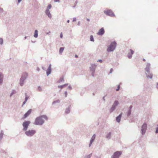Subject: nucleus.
Instances as JSON below:
<instances>
[{
    "label": "nucleus",
    "instance_id": "obj_24",
    "mask_svg": "<svg viewBox=\"0 0 158 158\" xmlns=\"http://www.w3.org/2000/svg\"><path fill=\"white\" fill-rule=\"evenodd\" d=\"M3 135L4 133L3 132V131L2 130L0 133V141H1L2 139Z\"/></svg>",
    "mask_w": 158,
    "mask_h": 158
},
{
    "label": "nucleus",
    "instance_id": "obj_9",
    "mask_svg": "<svg viewBox=\"0 0 158 158\" xmlns=\"http://www.w3.org/2000/svg\"><path fill=\"white\" fill-rule=\"evenodd\" d=\"M104 13L106 15L110 16L111 17L115 16V15L113 12L110 10H107L104 11Z\"/></svg>",
    "mask_w": 158,
    "mask_h": 158
},
{
    "label": "nucleus",
    "instance_id": "obj_55",
    "mask_svg": "<svg viewBox=\"0 0 158 158\" xmlns=\"http://www.w3.org/2000/svg\"><path fill=\"white\" fill-rule=\"evenodd\" d=\"M75 57H76V58H77L78 57V56L77 55H75Z\"/></svg>",
    "mask_w": 158,
    "mask_h": 158
},
{
    "label": "nucleus",
    "instance_id": "obj_10",
    "mask_svg": "<svg viewBox=\"0 0 158 158\" xmlns=\"http://www.w3.org/2000/svg\"><path fill=\"white\" fill-rule=\"evenodd\" d=\"M147 128V124L145 123L142 125L141 129V133L143 135H144L146 132Z\"/></svg>",
    "mask_w": 158,
    "mask_h": 158
},
{
    "label": "nucleus",
    "instance_id": "obj_32",
    "mask_svg": "<svg viewBox=\"0 0 158 158\" xmlns=\"http://www.w3.org/2000/svg\"><path fill=\"white\" fill-rule=\"evenodd\" d=\"M3 43V39L2 38H0V44L1 45H2Z\"/></svg>",
    "mask_w": 158,
    "mask_h": 158
},
{
    "label": "nucleus",
    "instance_id": "obj_5",
    "mask_svg": "<svg viewBox=\"0 0 158 158\" xmlns=\"http://www.w3.org/2000/svg\"><path fill=\"white\" fill-rule=\"evenodd\" d=\"M97 66V64H90V66L89 67V70L93 77H94L95 76L94 74Z\"/></svg>",
    "mask_w": 158,
    "mask_h": 158
},
{
    "label": "nucleus",
    "instance_id": "obj_11",
    "mask_svg": "<svg viewBox=\"0 0 158 158\" xmlns=\"http://www.w3.org/2000/svg\"><path fill=\"white\" fill-rule=\"evenodd\" d=\"M105 33V31L104 27H102L99 30L98 32L97 33V34L99 35H103Z\"/></svg>",
    "mask_w": 158,
    "mask_h": 158
},
{
    "label": "nucleus",
    "instance_id": "obj_37",
    "mask_svg": "<svg viewBox=\"0 0 158 158\" xmlns=\"http://www.w3.org/2000/svg\"><path fill=\"white\" fill-rule=\"evenodd\" d=\"M29 97L27 96V94L26 95V97L25 98V101L27 102V99Z\"/></svg>",
    "mask_w": 158,
    "mask_h": 158
},
{
    "label": "nucleus",
    "instance_id": "obj_6",
    "mask_svg": "<svg viewBox=\"0 0 158 158\" xmlns=\"http://www.w3.org/2000/svg\"><path fill=\"white\" fill-rule=\"evenodd\" d=\"M119 104V102L118 101H115L112 106L109 110V112L110 113H113L116 109V107Z\"/></svg>",
    "mask_w": 158,
    "mask_h": 158
},
{
    "label": "nucleus",
    "instance_id": "obj_28",
    "mask_svg": "<svg viewBox=\"0 0 158 158\" xmlns=\"http://www.w3.org/2000/svg\"><path fill=\"white\" fill-rule=\"evenodd\" d=\"M60 102V101L59 99H57L56 100V101H54L53 102H52V104H54L56 103H59Z\"/></svg>",
    "mask_w": 158,
    "mask_h": 158
},
{
    "label": "nucleus",
    "instance_id": "obj_38",
    "mask_svg": "<svg viewBox=\"0 0 158 158\" xmlns=\"http://www.w3.org/2000/svg\"><path fill=\"white\" fill-rule=\"evenodd\" d=\"M130 50L131 52V55H132L133 54V53H134V51L132 50L131 49H130Z\"/></svg>",
    "mask_w": 158,
    "mask_h": 158
},
{
    "label": "nucleus",
    "instance_id": "obj_18",
    "mask_svg": "<svg viewBox=\"0 0 158 158\" xmlns=\"http://www.w3.org/2000/svg\"><path fill=\"white\" fill-rule=\"evenodd\" d=\"M4 77L3 74L0 73V85H2L3 83V79Z\"/></svg>",
    "mask_w": 158,
    "mask_h": 158
},
{
    "label": "nucleus",
    "instance_id": "obj_35",
    "mask_svg": "<svg viewBox=\"0 0 158 158\" xmlns=\"http://www.w3.org/2000/svg\"><path fill=\"white\" fill-rule=\"evenodd\" d=\"M156 134L158 133V124L157 125V127L156 128Z\"/></svg>",
    "mask_w": 158,
    "mask_h": 158
},
{
    "label": "nucleus",
    "instance_id": "obj_16",
    "mask_svg": "<svg viewBox=\"0 0 158 158\" xmlns=\"http://www.w3.org/2000/svg\"><path fill=\"white\" fill-rule=\"evenodd\" d=\"M32 110L31 109H29L28 111L23 116V118H25L28 116L31 113Z\"/></svg>",
    "mask_w": 158,
    "mask_h": 158
},
{
    "label": "nucleus",
    "instance_id": "obj_12",
    "mask_svg": "<svg viewBox=\"0 0 158 158\" xmlns=\"http://www.w3.org/2000/svg\"><path fill=\"white\" fill-rule=\"evenodd\" d=\"M151 66V64L148 63H146V68H145V70L146 73H149L150 72V68Z\"/></svg>",
    "mask_w": 158,
    "mask_h": 158
},
{
    "label": "nucleus",
    "instance_id": "obj_39",
    "mask_svg": "<svg viewBox=\"0 0 158 158\" xmlns=\"http://www.w3.org/2000/svg\"><path fill=\"white\" fill-rule=\"evenodd\" d=\"M4 11V10H3V9L2 8H1L0 7V12L2 13Z\"/></svg>",
    "mask_w": 158,
    "mask_h": 158
},
{
    "label": "nucleus",
    "instance_id": "obj_60",
    "mask_svg": "<svg viewBox=\"0 0 158 158\" xmlns=\"http://www.w3.org/2000/svg\"><path fill=\"white\" fill-rule=\"evenodd\" d=\"M67 22L68 23H69V20H67Z\"/></svg>",
    "mask_w": 158,
    "mask_h": 158
},
{
    "label": "nucleus",
    "instance_id": "obj_50",
    "mask_svg": "<svg viewBox=\"0 0 158 158\" xmlns=\"http://www.w3.org/2000/svg\"><path fill=\"white\" fill-rule=\"evenodd\" d=\"M22 1V0H17L18 2V3H19L21 2Z\"/></svg>",
    "mask_w": 158,
    "mask_h": 158
},
{
    "label": "nucleus",
    "instance_id": "obj_17",
    "mask_svg": "<svg viewBox=\"0 0 158 158\" xmlns=\"http://www.w3.org/2000/svg\"><path fill=\"white\" fill-rule=\"evenodd\" d=\"M122 115V113H121L118 116L116 117V121L118 123H120L121 118Z\"/></svg>",
    "mask_w": 158,
    "mask_h": 158
},
{
    "label": "nucleus",
    "instance_id": "obj_14",
    "mask_svg": "<svg viewBox=\"0 0 158 158\" xmlns=\"http://www.w3.org/2000/svg\"><path fill=\"white\" fill-rule=\"evenodd\" d=\"M96 138V135L95 134H94L92 137H91V138L90 139L89 143V147H90L91 146L92 143H93V142L94 140Z\"/></svg>",
    "mask_w": 158,
    "mask_h": 158
},
{
    "label": "nucleus",
    "instance_id": "obj_1",
    "mask_svg": "<svg viewBox=\"0 0 158 158\" xmlns=\"http://www.w3.org/2000/svg\"><path fill=\"white\" fill-rule=\"evenodd\" d=\"M48 120V118L45 115H42L37 117L35 120L34 124L36 125H42L45 123V120Z\"/></svg>",
    "mask_w": 158,
    "mask_h": 158
},
{
    "label": "nucleus",
    "instance_id": "obj_47",
    "mask_svg": "<svg viewBox=\"0 0 158 158\" xmlns=\"http://www.w3.org/2000/svg\"><path fill=\"white\" fill-rule=\"evenodd\" d=\"M60 37L61 38L63 37V34L62 33H61L60 35Z\"/></svg>",
    "mask_w": 158,
    "mask_h": 158
},
{
    "label": "nucleus",
    "instance_id": "obj_42",
    "mask_svg": "<svg viewBox=\"0 0 158 158\" xmlns=\"http://www.w3.org/2000/svg\"><path fill=\"white\" fill-rule=\"evenodd\" d=\"M113 69L112 68L110 69V73H111L113 72Z\"/></svg>",
    "mask_w": 158,
    "mask_h": 158
},
{
    "label": "nucleus",
    "instance_id": "obj_54",
    "mask_svg": "<svg viewBox=\"0 0 158 158\" xmlns=\"http://www.w3.org/2000/svg\"><path fill=\"white\" fill-rule=\"evenodd\" d=\"M80 25V22H78V23H77V25Z\"/></svg>",
    "mask_w": 158,
    "mask_h": 158
},
{
    "label": "nucleus",
    "instance_id": "obj_36",
    "mask_svg": "<svg viewBox=\"0 0 158 158\" xmlns=\"http://www.w3.org/2000/svg\"><path fill=\"white\" fill-rule=\"evenodd\" d=\"M64 87V85H58V87L59 88H63Z\"/></svg>",
    "mask_w": 158,
    "mask_h": 158
},
{
    "label": "nucleus",
    "instance_id": "obj_25",
    "mask_svg": "<svg viewBox=\"0 0 158 158\" xmlns=\"http://www.w3.org/2000/svg\"><path fill=\"white\" fill-rule=\"evenodd\" d=\"M64 47H60V49H59V53L60 54H61L62 52H63V51H64Z\"/></svg>",
    "mask_w": 158,
    "mask_h": 158
},
{
    "label": "nucleus",
    "instance_id": "obj_19",
    "mask_svg": "<svg viewBox=\"0 0 158 158\" xmlns=\"http://www.w3.org/2000/svg\"><path fill=\"white\" fill-rule=\"evenodd\" d=\"M146 77L147 78H149L150 79H152V78L153 74L152 73H150V72L149 73H146Z\"/></svg>",
    "mask_w": 158,
    "mask_h": 158
},
{
    "label": "nucleus",
    "instance_id": "obj_58",
    "mask_svg": "<svg viewBox=\"0 0 158 158\" xmlns=\"http://www.w3.org/2000/svg\"><path fill=\"white\" fill-rule=\"evenodd\" d=\"M27 38V36H25V37H24V39H26Z\"/></svg>",
    "mask_w": 158,
    "mask_h": 158
},
{
    "label": "nucleus",
    "instance_id": "obj_46",
    "mask_svg": "<svg viewBox=\"0 0 158 158\" xmlns=\"http://www.w3.org/2000/svg\"><path fill=\"white\" fill-rule=\"evenodd\" d=\"M156 88L158 89V82L156 83Z\"/></svg>",
    "mask_w": 158,
    "mask_h": 158
},
{
    "label": "nucleus",
    "instance_id": "obj_22",
    "mask_svg": "<svg viewBox=\"0 0 158 158\" xmlns=\"http://www.w3.org/2000/svg\"><path fill=\"white\" fill-rule=\"evenodd\" d=\"M70 106H69L65 109V113L66 114H69L70 113Z\"/></svg>",
    "mask_w": 158,
    "mask_h": 158
},
{
    "label": "nucleus",
    "instance_id": "obj_31",
    "mask_svg": "<svg viewBox=\"0 0 158 158\" xmlns=\"http://www.w3.org/2000/svg\"><path fill=\"white\" fill-rule=\"evenodd\" d=\"M90 40L91 41L94 42V37L93 35H91L90 36Z\"/></svg>",
    "mask_w": 158,
    "mask_h": 158
},
{
    "label": "nucleus",
    "instance_id": "obj_26",
    "mask_svg": "<svg viewBox=\"0 0 158 158\" xmlns=\"http://www.w3.org/2000/svg\"><path fill=\"white\" fill-rule=\"evenodd\" d=\"M16 93V91L15 90H12V92L10 94V97H11L12 96H13L14 94H15Z\"/></svg>",
    "mask_w": 158,
    "mask_h": 158
},
{
    "label": "nucleus",
    "instance_id": "obj_15",
    "mask_svg": "<svg viewBox=\"0 0 158 158\" xmlns=\"http://www.w3.org/2000/svg\"><path fill=\"white\" fill-rule=\"evenodd\" d=\"M52 71L51 65L50 64L46 70V75L48 76L51 73Z\"/></svg>",
    "mask_w": 158,
    "mask_h": 158
},
{
    "label": "nucleus",
    "instance_id": "obj_59",
    "mask_svg": "<svg viewBox=\"0 0 158 158\" xmlns=\"http://www.w3.org/2000/svg\"><path fill=\"white\" fill-rule=\"evenodd\" d=\"M42 69H43L44 70V69H44V67H42Z\"/></svg>",
    "mask_w": 158,
    "mask_h": 158
},
{
    "label": "nucleus",
    "instance_id": "obj_48",
    "mask_svg": "<svg viewBox=\"0 0 158 158\" xmlns=\"http://www.w3.org/2000/svg\"><path fill=\"white\" fill-rule=\"evenodd\" d=\"M54 2H60V0H54Z\"/></svg>",
    "mask_w": 158,
    "mask_h": 158
},
{
    "label": "nucleus",
    "instance_id": "obj_64",
    "mask_svg": "<svg viewBox=\"0 0 158 158\" xmlns=\"http://www.w3.org/2000/svg\"><path fill=\"white\" fill-rule=\"evenodd\" d=\"M73 7H75V6H73Z\"/></svg>",
    "mask_w": 158,
    "mask_h": 158
},
{
    "label": "nucleus",
    "instance_id": "obj_30",
    "mask_svg": "<svg viewBox=\"0 0 158 158\" xmlns=\"http://www.w3.org/2000/svg\"><path fill=\"white\" fill-rule=\"evenodd\" d=\"M51 7H52V5H51V4L48 5V6L47 8H46V10H49L50 9V8H51Z\"/></svg>",
    "mask_w": 158,
    "mask_h": 158
},
{
    "label": "nucleus",
    "instance_id": "obj_61",
    "mask_svg": "<svg viewBox=\"0 0 158 158\" xmlns=\"http://www.w3.org/2000/svg\"><path fill=\"white\" fill-rule=\"evenodd\" d=\"M31 42L32 43H35V41L34 42V41H31Z\"/></svg>",
    "mask_w": 158,
    "mask_h": 158
},
{
    "label": "nucleus",
    "instance_id": "obj_21",
    "mask_svg": "<svg viewBox=\"0 0 158 158\" xmlns=\"http://www.w3.org/2000/svg\"><path fill=\"white\" fill-rule=\"evenodd\" d=\"M64 80L63 77H61L59 79V80L57 81V83H60L61 82H64Z\"/></svg>",
    "mask_w": 158,
    "mask_h": 158
},
{
    "label": "nucleus",
    "instance_id": "obj_33",
    "mask_svg": "<svg viewBox=\"0 0 158 158\" xmlns=\"http://www.w3.org/2000/svg\"><path fill=\"white\" fill-rule=\"evenodd\" d=\"M92 156V154H90L89 155H88L87 156H86L85 158H90Z\"/></svg>",
    "mask_w": 158,
    "mask_h": 158
},
{
    "label": "nucleus",
    "instance_id": "obj_51",
    "mask_svg": "<svg viewBox=\"0 0 158 158\" xmlns=\"http://www.w3.org/2000/svg\"><path fill=\"white\" fill-rule=\"evenodd\" d=\"M40 68L38 67H37L36 69V70L39 71H40Z\"/></svg>",
    "mask_w": 158,
    "mask_h": 158
},
{
    "label": "nucleus",
    "instance_id": "obj_20",
    "mask_svg": "<svg viewBox=\"0 0 158 158\" xmlns=\"http://www.w3.org/2000/svg\"><path fill=\"white\" fill-rule=\"evenodd\" d=\"M45 14L50 19L52 18V16L49 10H46Z\"/></svg>",
    "mask_w": 158,
    "mask_h": 158
},
{
    "label": "nucleus",
    "instance_id": "obj_62",
    "mask_svg": "<svg viewBox=\"0 0 158 158\" xmlns=\"http://www.w3.org/2000/svg\"><path fill=\"white\" fill-rule=\"evenodd\" d=\"M93 95L94 96V95H95V94L94 93H93Z\"/></svg>",
    "mask_w": 158,
    "mask_h": 158
},
{
    "label": "nucleus",
    "instance_id": "obj_45",
    "mask_svg": "<svg viewBox=\"0 0 158 158\" xmlns=\"http://www.w3.org/2000/svg\"><path fill=\"white\" fill-rule=\"evenodd\" d=\"M64 94H65V97H67V91H65V92Z\"/></svg>",
    "mask_w": 158,
    "mask_h": 158
},
{
    "label": "nucleus",
    "instance_id": "obj_57",
    "mask_svg": "<svg viewBox=\"0 0 158 158\" xmlns=\"http://www.w3.org/2000/svg\"><path fill=\"white\" fill-rule=\"evenodd\" d=\"M51 33V32H50V31H49L48 32H47V33H46V34H48L49 33Z\"/></svg>",
    "mask_w": 158,
    "mask_h": 158
},
{
    "label": "nucleus",
    "instance_id": "obj_2",
    "mask_svg": "<svg viewBox=\"0 0 158 158\" xmlns=\"http://www.w3.org/2000/svg\"><path fill=\"white\" fill-rule=\"evenodd\" d=\"M28 76L27 73H22L19 80V84L20 86H22L24 85V83L27 79Z\"/></svg>",
    "mask_w": 158,
    "mask_h": 158
},
{
    "label": "nucleus",
    "instance_id": "obj_43",
    "mask_svg": "<svg viewBox=\"0 0 158 158\" xmlns=\"http://www.w3.org/2000/svg\"><path fill=\"white\" fill-rule=\"evenodd\" d=\"M119 88H120V86L118 85V86L117 87V88L116 89V91H118V90H119Z\"/></svg>",
    "mask_w": 158,
    "mask_h": 158
},
{
    "label": "nucleus",
    "instance_id": "obj_63",
    "mask_svg": "<svg viewBox=\"0 0 158 158\" xmlns=\"http://www.w3.org/2000/svg\"><path fill=\"white\" fill-rule=\"evenodd\" d=\"M143 61H145V59H143Z\"/></svg>",
    "mask_w": 158,
    "mask_h": 158
},
{
    "label": "nucleus",
    "instance_id": "obj_27",
    "mask_svg": "<svg viewBox=\"0 0 158 158\" xmlns=\"http://www.w3.org/2000/svg\"><path fill=\"white\" fill-rule=\"evenodd\" d=\"M34 36L35 38H37L38 37V31L37 30L35 31Z\"/></svg>",
    "mask_w": 158,
    "mask_h": 158
},
{
    "label": "nucleus",
    "instance_id": "obj_49",
    "mask_svg": "<svg viewBox=\"0 0 158 158\" xmlns=\"http://www.w3.org/2000/svg\"><path fill=\"white\" fill-rule=\"evenodd\" d=\"M68 88L70 89H72V87L70 85L68 86Z\"/></svg>",
    "mask_w": 158,
    "mask_h": 158
},
{
    "label": "nucleus",
    "instance_id": "obj_34",
    "mask_svg": "<svg viewBox=\"0 0 158 158\" xmlns=\"http://www.w3.org/2000/svg\"><path fill=\"white\" fill-rule=\"evenodd\" d=\"M132 55L131 53H128L127 55V57L129 58H131L132 57Z\"/></svg>",
    "mask_w": 158,
    "mask_h": 158
},
{
    "label": "nucleus",
    "instance_id": "obj_4",
    "mask_svg": "<svg viewBox=\"0 0 158 158\" xmlns=\"http://www.w3.org/2000/svg\"><path fill=\"white\" fill-rule=\"evenodd\" d=\"M36 133V131L34 129H29L25 131V134L28 137L33 136Z\"/></svg>",
    "mask_w": 158,
    "mask_h": 158
},
{
    "label": "nucleus",
    "instance_id": "obj_41",
    "mask_svg": "<svg viewBox=\"0 0 158 158\" xmlns=\"http://www.w3.org/2000/svg\"><path fill=\"white\" fill-rule=\"evenodd\" d=\"M76 21V18H73V22H74Z\"/></svg>",
    "mask_w": 158,
    "mask_h": 158
},
{
    "label": "nucleus",
    "instance_id": "obj_7",
    "mask_svg": "<svg viewBox=\"0 0 158 158\" xmlns=\"http://www.w3.org/2000/svg\"><path fill=\"white\" fill-rule=\"evenodd\" d=\"M30 123L31 122L29 121H24L22 124V126L23 127V131L24 132L26 131L27 130Z\"/></svg>",
    "mask_w": 158,
    "mask_h": 158
},
{
    "label": "nucleus",
    "instance_id": "obj_52",
    "mask_svg": "<svg viewBox=\"0 0 158 158\" xmlns=\"http://www.w3.org/2000/svg\"><path fill=\"white\" fill-rule=\"evenodd\" d=\"M102 98H103V100L104 101H105L106 99H105V96L103 97Z\"/></svg>",
    "mask_w": 158,
    "mask_h": 158
},
{
    "label": "nucleus",
    "instance_id": "obj_40",
    "mask_svg": "<svg viewBox=\"0 0 158 158\" xmlns=\"http://www.w3.org/2000/svg\"><path fill=\"white\" fill-rule=\"evenodd\" d=\"M97 62H99L100 63H102V60H101V59H98L97 61Z\"/></svg>",
    "mask_w": 158,
    "mask_h": 158
},
{
    "label": "nucleus",
    "instance_id": "obj_3",
    "mask_svg": "<svg viewBox=\"0 0 158 158\" xmlns=\"http://www.w3.org/2000/svg\"><path fill=\"white\" fill-rule=\"evenodd\" d=\"M116 47V43L115 41L112 42L107 48V51L110 52L114 51Z\"/></svg>",
    "mask_w": 158,
    "mask_h": 158
},
{
    "label": "nucleus",
    "instance_id": "obj_23",
    "mask_svg": "<svg viewBox=\"0 0 158 158\" xmlns=\"http://www.w3.org/2000/svg\"><path fill=\"white\" fill-rule=\"evenodd\" d=\"M111 132H109L108 133L106 136V138L108 139H110L111 138Z\"/></svg>",
    "mask_w": 158,
    "mask_h": 158
},
{
    "label": "nucleus",
    "instance_id": "obj_56",
    "mask_svg": "<svg viewBox=\"0 0 158 158\" xmlns=\"http://www.w3.org/2000/svg\"><path fill=\"white\" fill-rule=\"evenodd\" d=\"M86 20L88 21H89V19H86Z\"/></svg>",
    "mask_w": 158,
    "mask_h": 158
},
{
    "label": "nucleus",
    "instance_id": "obj_53",
    "mask_svg": "<svg viewBox=\"0 0 158 158\" xmlns=\"http://www.w3.org/2000/svg\"><path fill=\"white\" fill-rule=\"evenodd\" d=\"M68 85V84L67 83V84H64V87H65V86Z\"/></svg>",
    "mask_w": 158,
    "mask_h": 158
},
{
    "label": "nucleus",
    "instance_id": "obj_13",
    "mask_svg": "<svg viewBox=\"0 0 158 158\" xmlns=\"http://www.w3.org/2000/svg\"><path fill=\"white\" fill-rule=\"evenodd\" d=\"M132 108V106L131 105L128 108L127 111V116L129 117L131 114V109Z\"/></svg>",
    "mask_w": 158,
    "mask_h": 158
},
{
    "label": "nucleus",
    "instance_id": "obj_29",
    "mask_svg": "<svg viewBox=\"0 0 158 158\" xmlns=\"http://www.w3.org/2000/svg\"><path fill=\"white\" fill-rule=\"evenodd\" d=\"M37 90L39 91V92H42V91L43 90V89H42V88L39 86L38 87V89H37Z\"/></svg>",
    "mask_w": 158,
    "mask_h": 158
},
{
    "label": "nucleus",
    "instance_id": "obj_44",
    "mask_svg": "<svg viewBox=\"0 0 158 158\" xmlns=\"http://www.w3.org/2000/svg\"><path fill=\"white\" fill-rule=\"evenodd\" d=\"M26 103V101H24L23 102V105L22 106V107L23 106L25 105Z\"/></svg>",
    "mask_w": 158,
    "mask_h": 158
},
{
    "label": "nucleus",
    "instance_id": "obj_8",
    "mask_svg": "<svg viewBox=\"0 0 158 158\" xmlns=\"http://www.w3.org/2000/svg\"><path fill=\"white\" fill-rule=\"evenodd\" d=\"M122 153L121 151H117L114 153L111 158H119L122 154Z\"/></svg>",
    "mask_w": 158,
    "mask_h": 158
}]
</instances>
